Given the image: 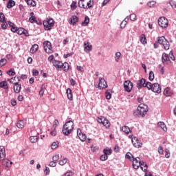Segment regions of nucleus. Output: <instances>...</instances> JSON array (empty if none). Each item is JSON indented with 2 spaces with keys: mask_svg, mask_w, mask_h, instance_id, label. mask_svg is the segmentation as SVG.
I'll use <instances>...</instances> for the list:
<instances>
[{
  "mask_svg": "<svg viewBox=\"0 0 176 176\" xmlns=\"http://www.w3.org/2000/svg\"><path fill=\"white\" fill-rule=\"evenodd\" d=\"M5 157H6L5 147L3 146H0V162L6 168H10L13 162H10L9 160H6Z\"/></svg>",
  "mask_w": 176,
  "mask_h": 176,
  "instance_id": "f257e3e1",
  "label": "nucleus"
},
{
  "mask_svg": "<svg viewBox=\"0 0 176 176\" xmlns=\"http://www.w3.org/2000/svg\"><path fill=\"white\" fill-rule=\"evenodd\" d=\"M148 113V106L144 104H140L137 110L133 111V116H142L144 118L145 115Z\"/></svg>",
  "mask_w": 176,
  "mask_h": 176,
  "instance_id": "f03ea898",
  "label": "nucleus"
},
{
  "mask_svg": "<svg viewBox=\"0 0 176 176\" xmlns=\"http://www.w3.org/2000/svg\"><path fill=\"white\" fill-rule=\"evenodd\" d=\"M62 131L64 135H69L74 131V122L72 120L66 122L63 126Z\"/></svg>",
  "mask_w": 176,
  "mask_h": 176,
  "instance_id": "7ed1b4c3",
  "label": "nucleus"
},
{
  "mask_svg": "<svg viewBox=\"0 0 176 176\" xmlns=\"http://www.w3.org/2000/svg\"><path fill=\"white\" fill-rule=\"evenodd\" d=\"M175 57L174 56V54L172 52V51L170 52L169 54H167L166 53L162 54V61L163 64H166V65H168V64H171V61H175Z\"/></svg>",
  "mask_w": 176,
  "mask_h": 176,
  "instance_id": "20e7f679",
  "label": "nucleus"
},
{
  "mask_svg": "<svg viewBox=\"0 0 176 176\" xmlns=\"http://www.w3.org/2000/svg\"><path fill=\"white\" fill-rule=\"evenodd\" d=\"M94 5V0H79L78 6L82 9H90Z\"/></svg>",
  "mask_w": 176,
  "mask_h": 176,
  "instance_id": "39448f33",
  "label": "nucleus"
},
{
  "mask_svg": "<svg viewBox=\"0 0 176 176\" xmlns=\"http://www.w3.org/2000/svg\"><path fill=\"white\" fill-rule=\"evenodd\" d=\"M136 87L138 89H142V87H146L147 89H151V82H146L145 78H142L137 81Z\"/></svg>",
  "mask_w": 176,
  "mask_h": 176,
  "instance_id": "423d86ee",
  "label": "nucleus"
},
{
  "mask_svg": "<svg viewBox=\"0 0 176 176\" xmlns=\"http://www.w3.org/2000/svg\"><path fill=\"white\" fill-rule=\"evenodd\" d=\"M150 87L148 90H152L154 93H157V94L162 93V86L159 83L152 84L150 82Z\"/></svg>",
  "mask_w": 176,
  "mask_h": 176,
  "instance_id": "0eeeda50",
  "label": "nucleus"
},
{
  "mask_svg": "<svg viewBox=\"0 0 176 176\" xmlns=\"http://www.w3.org/2000/svg\"><path fill=\"white\" fill-rule=\"evenodd\" d=\"M98 123H101L106 127V129H108L111 126V122H109V120L106 119L104 117H100L97 119Z\"/></svg>",
  "mask_w": 176,
  "mask_h": 176,
  "instance_id": "6e6552de",
  "label": "nucleus"
},
{
  "mask_svg": "<svg viewBox=\"0 0 176 176\" xmlns=\"http://www.w3.org/2000/svg\"><path fill=\"white\" fill-rule=\"evenodd\" d=\"M43 25L45 27V30L49 31L50 30H52V27L54 25V21L53 19H50L48 21H45L43 22Z\"/></svg>",
  "mask_w": 176,
  "mask_h": 176,
  "instance_id": "1a4fd4ad",
  "label": "nucleus"
},
{
  "mask_svg": "<svg viewBox=\"0 0 176 176\" xmlns=\"http://www.w3.org/2000/svg\"><path fill=\"white\" fill-rule=\"evenodd\" d=\"M158 24L162 28H167V27H168V20L165 17H160L158 19Z\"/></svg>",
  "mask_w": 176,
  "mask_h": 176,
  "instance_id": "9d476101",
  "label": "nucleus"
},
{
  "mask_svg": "<svg viewBox=\"0 0 176 176\" xmlns=\"http://www.w3.org/2000/svg\"><path fill=\"white\" fill-rule=\"evenodd\" d=\"M133 82L129 80L124 82V90L128 93H130L133 90Z\"/></svg>",
  "mask_w": 176,
  "mask_h": 176,
  "instance_id": "9b49d317",
  "label": "nucleus"
},
{
  "mask_svg": "<svg viewBox=\"0 0 176 176\" xmlns=\"http://www.w3.org/2000/svg\"><path fill=\"white\" fill-rule=\"evenodd\" d=\"M43 46L45 53H52V43L50 41H44Z\"/></svg>",
  "mask_w": 176,
  "mask_h": 176,
  "instance_id": "f8f14e48",
  "label": "nucleus"
},
{
  "mask_svg": "<svg viewBox=\"0 0 176 176\" xmlns=\"http://www.w3.org/2000/svg\"><path fill=\"white\" fill-rule=\"evenodd\" d=\"M131 142L135 148H142V143L140 142L137 137H133L131 139Z\"/></svg>",
  "mask_w": 176,
  "mask_h": 176,
  "instance_id": "ddd939ff",
  "label": "nucleus"
},
{
  "mask_svg": "<svg viewBox=\"0 0 176 176\" xmlns=\"http://www.w3.org/2000/svg\"><path fill=\"white\" fill-rule=\"evenodd\" d=\"M108 87V84H107V81L102 77L99 78V84L98 89H107Z\"/></svg>",
  "mask_w": 176,
  "mask_h": 176,
  "instance_id": "4468645a",
  "label": "nucleus"
},
{
  "mask_svg": "<svg viewBox=\"0 0 176 176\" xmlns=\"http://www.w3.org/2000/svg\"><path fill=\"white\" fill-rule=\"evenodd\" d=\"M91 49H93V45L88 41L84 42V51L85 53H90L91 52Z\"/></svg>",
  "mask_w": 176,
  "mask_h": 176,
  "instance_id": "2eb2a0df",
  "label": "nucleus"
},
{
  "mask_svg": "<svg viewBox=\"0 0 176 176\" xmlns=\"http://www.w3.org/2000/svg\"><path fill=\"white\" fill-rule=\"evenodd\" d=\"M77 135L79 140L82 141V142H85V141H86V138H87V136H86V134L82 133V131L80 130V129H78L77 130Z\"/></svg>",
  "mask_w": 176,
  "mask_h": 176,
  "instance_id": "dca6fc26",
  "label": "nucleus"
},
{
  "mask_svg": "<svg viewBox=\"0 0 176 176\" xmlns=\"http://www.w3.org/2000/svg\"><path fill=\"white\" fill-rule=\"evenodd\" d=\"M54 67L58 71V69H61L63 68V62L58 60H54L52 61Z\"/></svg>",
  "mask_w": 176,
  "mask_h": 176,
  "instance_id": "f3484780",
  "label": "nucleus"
},
{
  "mask_svg": "<svg viewBox=\"0 0 176 176\" xmlns=\"http://www.w3.org/2000/svg\"><path fill=\"white\" fill-rule=\"evenodd\" d=\"M164 94L166 96V97H171V96L174 94V92H173L171 88L166 87L164 90Z\"/></svg>",
  "mask_w": 176,
  "mask_h": 176,
  "instance_id": "a211bd4d",
  "label": "nucleus"
},
{
  "mask_svg": "<svg viewBox=\"0 0 176 176\" xmlns=\"http://www.w3.org/2000/svg\"><path fill=\"white\" fill-rule=\"evenodd\" d=\"M133 160V164H140V166H144V161H141V159L140 157L135 158L134 157H132Z\"/></svg>",
  "mask_w": 176,
  "mask_h": 176,
  "instance_id": "6ab92c4d",
  "label": "nucleus"
},
{
  "mask_svg": "<svg viewBox=\"0 0 176 176\" xmlns=\"http://www.w3.org/2000/svg\"><path fill=\"white\" fill-rule=\"evenodd\" d=\"M78 21H79V19L75 15L72 16L69 20V24H73V25H75Z\"/></svg>",
  "mask_w": 176,
  "mask_h": 176,
  "instance_id": "aec40b11",
  "label": "nucleus"
},
{
  "mask_svg": "<svg viewBox=\"0 0 176 176\" xmlns=\"http://www.w3.org/2000/svg\"><path fill=\"white\" fill-rule=\"evenodd\" d=\"M62 68L65 72H68L69 69H71V67L68 63L65 62L64 63H62Z\"/></svg>",
  "mask_w": 176,
  "mask_h": 176,
  "instance_id": "412c9836",
  "label": "nucleus"
},
{
  "mask_svg": "<svg viewBox=\"0 0 176 176\" xmlns=\"http://www.w3.org/2000/svg\"><path fill=\"white\" fill-rule=\"evenodd\" d=\"M14 93H19V91H21V85H19V82H14Z\"/></svg>",
  "mask_w": 176,
  "mask_h": 176,
  "instance_id": "4be33fe9",
  "label": "nucleus"
},
{
  "mask_svg": "<svg viewBox=\"0 0 176 176\" xmlns=\"http://www.w3.org/2000/svg\"><path fill=\"white\" fill-rule=\"evenodd\" d=\"M120 130L123 131V133H125V134H130V133H131V129H130L128 126H122Z\"/></svg>",
  "mask_w": 176,
  "mask_h": 176,
  "instance_id": "5701e85b",
  "label": "nucleus"
},
{
  "mask_svg": "<svg viewBox=\"0 0 176 176\" xmlns=\"http://www.w3.org/2000/svg\"><path fill=\"white\" fill-rule=\"evenodd\" d=\"M38 49H39V45H38L37 44H34L30 49V53L32 54H34V53L38 52Z\"/></svg>",
  "mask_w": 176,
  "mask_h": 176,
  "instance_id": "b1692460",
  "label": "nucleus"
},
{
  "mask_svg": "<svg viewBox=\"0 0 176 176\" xmlns=\"http://www.w3.org/2000/svg\"><path fill=\"white\" fill-rule=\"evenodd\" d=\"M158 127H160L163 130V131H167V126H166V124L163 122H159L157 123Z\"/></svg>",
  "mask_w": 176,
  "mask_h": 176,
  "instance_id": "393cba45",
  "label": "nucleus"
},
{
  "mask_svg": "<svg viewBox=\"0 0 176 176\" xmlns=\"http://www.w3.org/2000/svg\"><path fill=\"white\" fill-rule=\"evenodd\" d=\"M66 93H67L68 100H69L70 101H72L73 100L72 90H71V89L69 88L67 89Z\"/></svg>",
  "mask_w": 176,
  "mask_h": 176,
  "instance_id": "a878e982",
  "label": "nucleus"
},
{
  "mask_svg": "<svg viewBox=\"0 0 176 176\" xmlns=\"http://www.w3.org/2000/svg\"><path fill=\"white\" fill-rule=\"evenodd\" d=\"M25 126V122L23 120H20L16 123V126L18 129H24V126Z\"/></svg>",
  "mask_w": 176,
  "mask_h": 176,
  "instance_id": "bb28decb",
  "label": "nucleus"
},
{
  "mask_svg": "<svg viewBox=\"0 0 176 176\" xmlns=\"http://www.w3.org/2000/svg\"><path fill=\"white\" fill-rule=\"evenodd\" d=\"M157 43H160V45H163L167 39L164 36H160L157 38Z\"/></svg>",
  "mask_w": 176,
  "mask_h": 176,
  "instance_id": "cd10ccee",
  "label": "nucleus"
},
{
  "mask_svg": "<svg viewBox=\"0 0 176 176\" xmlns=\"http://www.w3.org/2000/svg\"><path fill=\"white\" fill-rule=\"evenodd\" d=\"M89 23H90V19L89 18V16H86L85 17L84 21H82L81 24L82 25H83V27H86L87 25H89Z\"/></svg>",
  "mask_w": 176,
  "mask_h": 176,
  "instance_id": "c85d7f7f",
  "label": "nucleus"
},
{
  "mask_svg": "<svg viewBox=\"0 0 176 176\" xmlns=\"http://www.w3.org/2000/svg\"><path fill=\"white\" fill-rule=\"evenodd\" d=\"M0 88H3V89H6V90H8V89H9V87H8V82L6 81L1 82Z\"/></svg>",
  "mask_w": 176,
  "mask_h": 176,
  "instance_id": "c756f323",
  "label": "nucleus"
},
{
  "mask_svg": "<svg viewBox=\"0 0 176 176\" xmlns=\"http://www.w3.org/2000/svg\"><path fill=\"white\" fill-rule=\"evenodd\" d=\"M14 5H16V2L13 0H10L8 3L7 8L8 9H12Z\"/></svg>",
  "mask_w": 176,
  "mask_h": 176,
  "instance_id": "7c9ffc66",
  "label": "nucleus"
},
{
  "mask_svg": "<svg viewBox=\"0 0 176 176\" xmlns=\"http://www.w3.org/2000/svg\"><path fill=\"white\" fill-rule=\"evenodd\" d=\"M121 57L122 53L120 52H116L115 56V61H116V63H119V60H120Z\"/></svg>",
  "mask_w": 176,
  "mask_h": 176,
  "instance_id": "2f4dec72",
  "label": "nucleus"
},
{
  "mask_svg": "<svg viewBox=\"0 0 176 176\" xmlns=\"http://www.w3.org/2000/svg\"><path fill=\"white\" fill-rule=\"evenodd\" d=\"M140 42L142 43V45H146V37L145 36V34H142L140 36Z\"/></svg>",
  "mask_w": 176,
  "mask_h": 176,
  "instance_id": "473e14b6",
  "label": "nucleus"
},
{
  "mask_svg": "<svg viewBox=\"0 0 176 176\" xmlns=\"http://www.w3.org/2000/svg\"><path fill=\"white\" fill-rule=\"evenodd\" d=\"M162 45L165 50H168V49H170V43L168 41L166 40V41Z\"/></svg>",
  "mask_w": 176,
  "mask_h": 176,
  "instance_id": "72a5a7b5",
  "label": "nucleus"
},
{
  "mask_svg": "<svg viewBox=\"0 0 176 176\" xmlns=\"http://www.w3.org/2000/svg\"><path fill=\"white\" fill-rule=\"evenodd\" d=\"M125 157H126V159H128L129 160H130L131 162H132L133 157H134V156H133V155H132L130 152H128V153H126V154L125 155Z\"/></svg>",
  "mask_w": 176,
  "mask_h": 176,
  "instance_id": "f704fd0d",
  "label": "nucleus"
},
{
  "mask_svg": "<svg viewBox=\"0 0 176 176\" xmlns=\"http://www.w3.org/2000/svg\"><path fill=\"white\" fill-rule=\"evenodd\" d=\"M39 138L38 136H31L30 138V142L32 143L38 142Z\"/></svg>",
  "mask_w": 176,
  "mask_h": 176,
  "instance_id": "c9c22d12",
  "label": "nucleus"
},
{
  "mask_svg": "<svg viewBox=\"0 0 176 176\" xmlns=\"http://www.w3.org/2000/svg\"><path fill=\"white\" fill-rule=\"evenodd\" d=\"M103 153L105 154L106 156H108V155H111L112 154V149L104 148L103 150Z\"/></svg>",
  "mask_w": 176,
  "mask_h": 176,
  "instance_id": "e433bc0d",
  "label": "nucleus"
},
{
  "mask_svg": "<svg viewBox=\"0 0 176 176\" xmlns=\"http://www.w3.org/2000/svg\"><path fill=\"white\" fill-rule=\"evenodd\" d=\"M0 23H6V19H5V14L0 12Z\"/></svg>",
  "mask_w": 176,
  "mask_h": 176,
  "instance_id": "4c0bfd02",
  "label": "nucleus"
},
{
  "mask_svg": "<svg viewBox=\"0 0 176 176\" xmlns=\"http://www.w3.org/2000/svg\"><path fill=\"white\" fill-rule=\"evenodd\" d=\"M140 167L142 171H148V165L145 162H144V165H140Z\"/></svg>",
  "mask_w": 176,
  "mask_h": 176,
  "instance_id": "58836bf2",
  "label": "nucleus"
},
{
  "mask_svg": "<svg viewBox=\"0 0 176 176\" xmlns=\"http://www.w3.org/2000/svg\"><path fill=\"white\" fill-rule=\"evenodd\" d=\"M148 79L151 81H152V80H153V79H155V74L153 73V72L151 71L149 72Z\"/></svg>",
  "mask_w": 176,
  "mask_h": 176,
  "instance_id": "ea45409f",
  "label": "nucleus"
},
{
  "mask_svg": "<svg viewBox=\"0 0 176 176\" xmlns=\"http://www.w3.org/2000/svg\"><path fill=\"white\" fill-rule=\"evenodd\" d=\"M58 147V142H54L51 145L52 149H56Z\"/></svg>",
  "mask_w": 176,
  "mask_h": 176,
  "instance_id": "a19ab883",
  "label": "nucleus"
},
{
  "mask_svg": "<svg viewBox=\"0 0 176 176\" xmlns=\"http://www.w3.org/2000/svg\"><path fill=\"white\" fill-rule=\"evenodd\" d=\"M8 63V60L6 58H2L0 60V67H3Z\"/></svg>",
  "mask_w": 176,
  "mask_h": 176,
  "instance_id": "79ce46f5",
  "label": "nucleus"
},
{
  "mask_svg": "<svg viewBox=\"0 0 176 176\" xmlns=\"http://www.w3.org/2000/svg\"><path fill=\"white\" fill-rule=\"evenodd\" d=\"M67 162H68V160L67 158H64L59 161V164L60 166H64V164H67Z\"/></svg>",
  "mask_w": 176,
  "mask_h": 176,
  "instance_id": "37998d69",
  "label": "nucleus"
},
{
  "mask_svg": "<svg viewBox=\"0 0 176 176\" xmlns=\"http://www.w3.org/2000/svg\"><path fill=\"white\" fill-rule=\"evenodd\" d=\"M8 75L10 76H14L16 75V72H14V69H11L10 71L7 72Z\"/></svg>",
  "mask_w": 176,
  "mask_h": 176,
  "instance_id": "c03bdc74",
  "label": "nucleus"
},
{
  "mask_svg": "<svg viewBox=\"0 0 176 176\" xmlns=\"http://www.w3.org/2000/svg\"><path fill=\"white\" fill-rule=\"evenodd\" d=\"M130 20L131 21H135L137 20V15L135 14H131L130 15Z\"/></svg>",
  "mask_w": 176,
  "mask_h": 176,
  "instance_id": "a18cd8bd",
  "label": "nucleus"
},
{
  "mask_svg": "<svg viewBox=\"0 0 176 176\" xmlns=\"http://www.w3.org/2000/svg\"><path fill=\"white\" fill-rule=\"evenodd\" d=\"M16 32L18 35H23V33L24 32V28H18V30Z\"/></svg>",
  "mask_w": 176,
  "mask_h": 176,
  "instance_id": "49530a36",
  "label": "nucleus"
},
{
  "mask_svg": "<svg viewBox=\"0 0 176 176\" xmlns=\"http://www.w3.org/2000/svg\"><path fill=\"white\" fill-rule=\"evenodd\" d=\"M108 160V155L104 154L100 156V160H102V162H105V160Z\"/></svg>",
  "mask_w": 176,
  "mask_h": 176,
  "instance_id": "de8ad7c7",
  "label": "nucleus"
},
{
  "mask_svg": "<svg viewBox=\"0 0 176 176\" xmlns=\"http://www.w3.org/2000/svg\"><path fill=\"white\" fill-rule=\"evenodd\" d=\"M155 5H156V1H151L148 3V6H149V8H153V6H155Z\"/></svg>",
  "mask_w": 176,
  "mask_h": 176,
  "instance_id": "09e8293b",
  "label": "nucleus"
},
{
  "mask_svg": "<svg viewBox=\"0 0 176 176\" xmlns=\"http://www.w3.org/2000/svg\"><path fill=\"white\" fill-rule=\"evenodd\" d=\"M111 98H112V94H111V92L107 91H106V98H107V100H111Z\"/></svg>",
  "mask_w": 176,
  "mask_h": 176,
  "instance_id": "8fccbe9b",
  "label": "nucleus"
},
{
  "mask_svg": "<svg viewBox=\"0 0 176 176\" xmlns=\"http://www.w3.org/2000/svg\"><path fill=\"white\" fill-rule=\"evenodd\" d=\"M126 25H127V22H126L125 21H122L120 23V28H125Z\"/></svg>",
  "mask_w": 176,
  "mask_h": 176,
  "instance_id": "3c124183",
  "label": "nucleus"
},
{
  "mask_svg": "<svg viewBox=\"0 0 176 176\" xmlns=\"http://www.w3.org/2000/svg\"><path fill=\"white\" fill-rule=\"evenodd\" d=\"M169 3H170V6L172 7V8H176V2L175 1H173V0H170V1H169Z\"/></svg>",
  "mask_w": 176,
  "mask_h": 176,
  "instance_id": "603ef678",
  "label": "nucleus"
},
{
  "mask_svg": "<svg viewBox=\"0 0 176 176\" xmlns=\"http://www.w3.org/2000/svg\"><path fill=\"white\" fill-rule=\"evenodd\" d=\"M59 159H60V155H54L52 157V160L54 162H57V160H59Z\"/></svg>",
  "mask_w": 176,
  "mask_h": 176,
  "instance_id": "864d4df0",
  "label": "nucleus"
},
{
  "mask_svg": "<svg viewBox=\"0 0 176 176\" xmlns=\"http://www.w3.org/2000/svg\"><path fill=\"white\" fill-rule=\"evenodd\" d=\"M165 157H166V159H168V157H170V150H168V148L165 149Z\"/></svg>",
  "mask_w": 176,
  "mask_h": 176,
  "instance_id": "5fc2aeb1",
  "label": "nucleus"
},
{
  "mask_svg": "<svg viewBox=\"0 0 176 176\" xmlns=\"http://www.w3.org/2000/svg\"><path fill=\"white\" fill-rule=\"evenodd\" d=\"M71 8H72V10H75V9H76V1H73L72 3Z\"/></svg>",
  "mask_w": 176,
  "mask_h": 176,
  "instance_id": "6e6d98bb",
  "label": "nucleus"
},
{
  "mask_svg": "<svg viewBox=\"0 0 176 176\" xmlns=\"http://www.w3.org/2000/svg\"><path fill=\"white\" fill-rule=\"evenodd\" d=\"M72 56H74V52H71V53L65 54V55L63 56V57H64L65 58H68V57H72Z\"/></svg>",
  "mask_w": 176,
  "mask_h": 176,
  "instance_id": "4d7b16f0",
  "label": "nucleus"
},
{
  "mask_svg": "<svg viewBox=\"0 0 176 176\" xmlns=\"http://www.w3.org/2000/svg\"><path fill=\"white\" fill-rule=\"evenodd\" d=\"M30 23H35L36 21V18L35 16H32L29 18Z\"/></svg>",
  "mask_w": 176,
  "mask_h": 176,
  "instance_id": "13d9d810",
  "label": "nucleus"
},
{
  "mask_svg": "<svg viewBox=\"0 0 176 176\" xmlns=\"http://www.w3.org/2000/svg\"><path fill=\"white\" fill-rule=\"evenodd\" d=\"M50 167H56V166H57V162H56L55 161L50 162Z\"/></svg>",
  "mask_w": 176,
  "mask_h": 176,
  "instance_id": "bf43d9fd",
  "label": "nucleus"
},
{
  "mask_svg": "<svg viewBox=\"0 0 176 176\" xmlns=\"http://www.w3.org/2000/svg\"><path fill=\"white\" fill-rule=\"evenodd\" d=\"M58 126V120H55L53 124L54 129H56Z\"/></svg>",
  "mask_w": 176,
  "mask_h": 176,
  "instance_id": "052dcab7",
  "label": "nucleus"
},
{
  "mask_svg": "<svg viewBox=\"0 0 176 176\" xmlns=\"http://www.w3.org/2000/svg\"><path fill=\"white\" fill-rule=\"evenodd\" d=\"M32 74H33L34 76H38L39 75V72L36 69H33Z\"/></svg>",
  "mask_w": 176,
  "mask_h": 176,
  "instance_id": "680f3d73",
  "label": "nucleus"
},
{
  "mask_svg": "<svg viewBox=\"0 0 176 176\" xmlns=\"http://www.w3.org/2000/svg\"><path fill=\"white\" fill-rule=\"evenodd\" d=\"M50 134L52 137H55V135H56L57 131H56V128H54V130L51 131Z\"/></svg>",
  "mask_w": 176,
  "mask_h": 176,
  "instance_id": "e2e57ef3",
  "label": "nucleus"
},
{
  "mask_svg": "<svg viewBox=\"0 0 176 176\" xmlns=\"http://www.w3.org/2000/svg\"><path fill=\"white\" fill-rule=\"evenodd\" d=\"M43 93H45V89H43V87H41V89L39 91V96L43 97Z\"/></svg>",
  "mask_w": 176,
  "mask_h": 176,
  "instance_id": "0e129e2a",
  "label": "nucleus"
},
{
  "mask_svg": "<svg viewBox=\"0 0 176 176\" xmlns=\"http://www.w3.org/2000/svg\"><path fill=\"white\" fill-rule=\"evenodd\" d=\"M65 176H72L74 175V173L72 171H68L64 175Z\"/></svg>",
  "mask_w": 176,
  "mask_h": 176,
  "instance_id": "69168bd1",
  "label": "nucleus"
},
{
  "mask_svg": "<svg viewBox=\"0 0 176 176\" xmlns=\"http://www.w3.org/2000/svg\"><path fill=\"white\" fill-rule=\"evenodd\" d=\"M44 173H45V174H46V175H47V174H49V173H50V169H49V167H47V166L45 167Z\"/></svg>",
  "mask_w": 176,
  "mask_h": 176,
  "instance_id": "338daca9",
  "label": "nucleus"
},
{
  "mask_svg": "<svg viewBox=\"0 0 176 176\" xmlns=\"http://www.w3.org/2000/svg\"><path fill=\"white\" fill-rule=\"evenodd\" d=\"M158 153H160V155H163V147L159 146Z\"/></svg>",
  "mask_w": 176,
  "mask_h": 176,
  "instance_id": "774afa93",
  "label": "nucleus"
}]
</instances>
